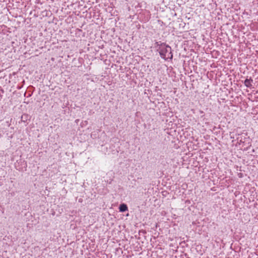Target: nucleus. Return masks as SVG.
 I'll return each instance as SVG.
<instances>
[{"mask_svg": "<svg viewBox=\"0 0 258 258\" xmlns=\"http://www.w3.org/2000/svg\"><path fill=\"white\" fill-rule=\"evenodd\" d=\"M159 50L161 57L164 59H171L172 58L171 48L169 46L162 43L161 44Z\"/></svg>", "mask_w": 258, "mask_h": 258, "instance_id": "nucleus-1", "label": "nucleus"}, {"mask_svg": "<svg viewBox=\"0 0 258 258\" xmlns=\"http://www.w3.org/2000/svg\"><path fill=\"white\" fill-rule=\"evenodd\" d=\"M119 211L120 212H125L127 210V207L125 204H121L119 206Z\"/></svg>", "mask_w": 258, "mask_h": 258, "instance_id": "nucleus-2", "label": "nucleus"}, {"mask_svg": "<svg viewBox=\"0 0 258 258\" xmlns=\"http://www.w3.org/2000/svg\"><path fill=\"white\" fill-rule=\"evenodd\" d=\"M252 80H249V79H246L244 81V85L247 87H250L251 86V82H252Z\"/></svg>", "mask_w": 258, "mask_h": 258, "instance_id": "nucleus-3", "label": "nucleus"}]
</instances>
